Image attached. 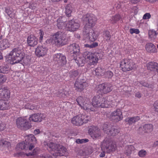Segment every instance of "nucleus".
Segmentation results:
<instances>
[{
	"instance_id": "f257e3e1",
	"label": "nucleus",
	"mask_w": 158,
	"mask_h": 158,
	"mask_svg": "<svg viewBox=\"0 0 158 158\" xmlns=\"http://www.w3.org/2000/svg\"><path fill=\"white\" fill-rule=\"evenodd\" d=\"M44 145H47L48 149L50 151L53 156L48 155L42 157V158H56L58 156H63L67 155V150L63 146L54 143L52 142L47 143L44 142Z\"/></svg>"
},
{
	"instance_id": "f03ea898",
	"label": "nucleus",
	"mask_w": 158,
	"mask_h": 158,
	"mask_svg": "<svg viewBox=\"0 0 158 158\" xmlns=\"http://www.w3.org/2000/svg\"><path fill=\"white\" fill-rule=\"evenodd\" d=\"M111 96L105 98L97 96L94 97L92 102V106L95 108L101 107H108L113 105Z\"/></svg>"
},
{
	"instance_id": "7ed1b4c3",
	"label": "nucleus",
	"mask_w": 158,
	"mask_h": 158,
	"mask_svg": "<svg viewBox=\"0 0 158 158\" xmlns=\"http://www.w3.org/2000/svg\"><path fill=\"white\" fill-rule=\"evenodd\" d=\"M67 41L66 35L61 31L56 33L46 41L47 43L55 44L57 46L63 45L66 44Z\"/></svg>"
},
{
	"instance_id": "20e7f679",
	"label": "nucleus",
	"mask_w": 158,
	"mask_h": 158,
	"mask_svg": "<svg viewBox=\"0 0 158 158\" xmlns=\"http://www.w3.org/2000/svg\"><path fill=\"white\" fill-rule=\"evenodd\" d=\"M23 49L21 47H17L13 49L9 54V62L11 64L18 63L22 61L25 56Z\"/></svg>"
},
{
	"instance_id": "39448f33",
	"label": "nucleus",
	"mask_w": 158,
	"mask_h": 158,
	"mask_svg": "<svg viewBox=\"0 0 158 158\" xmlns=\"http://www.w3.org/2000/svg\"><path fill=\"white\" fill-rule=\"evenodd\" d=\"M120 68L123 72H127L136 68L135 63L131 59H124L120 63Z\"/></svg>"
},
{
	"instance_id": "423d86ee",
	"label": "nucleus",
	"mask_w": 158,
	"mask_h": 158,
	"mask_svg": "<svg viewBox=\"0 0 158 158\" xmlns=\"http://www.w3.org/2000/svg\"><path fill=\"white\" fill-rule=\"evenodd\" d=\"M101 148L102 150H106L108 153L114 151L117 148L115 142L107 138H105L102 143Z\"/></svg>"
},
{
	"instance_id": "0eeeda50",
	"label": "nucleus",
	"mask_w": 158,
	"mask_h": 158,
	"mask_svg": "<svg viewBox=\"0 0 158 158\" xmlns=\"http://www.w3.org/2000/svg\"><path fill=\"white\" fill-rule=\"evenodd\" d=\"M16 123L18 128L22 130H27L31 127V124L28 122V118L26 116L18 118Z\"/></svg>"
},
{
	"instance_id": "6e6552de",
	"label": "nucleus",
	"mask_w": 158,
	"mask_h": 158,
	"mask_svg": "<svg viewBox=\"0 0 158 158\" xmlns=\"http://www.w3.org/2000/svg\"><path fill=\"white\" fill-rule=\"evenodd\" d=\"M77 101L79 105L81 108L84 110L95 111L94 108H91L92 105L90 104L89 100L86 98H84L81 96L79 97L77 99Z\"/></svg>"
},
{
	"instance_id": "1a4fd4ad",
	"label": "nucleus",
	"mask_w": 158,
	"mask_h": 158,
	"mask_svg": "<svg viewBox=\"0 0 158 158\" xmlns=\"http://www.w3.org/2000/svg\"><path fill=\"white\" fill-rule=\"evenodd\" d=\"M90 120V117L86 115L79 114L73 117L71 122L76 126H80L83 123H86Z\"/></svg>"
},
{
	"instance_id": "9d476101",
	"label": "nucleus",
	"mask_w": 158,
	"mask_h": 158,
	"mask_svg": "<svg viewBox=\"0 0 158 158\" xmlns=\"http://www.w3.org/2000/svg\"><path fill=\"white\" fill-rule=\"evenodd\" d=\"M83 19L87 21L84 28H92L95 24L97 20V18L93 14H88L84 15Z\"/></svg>"
},
{
	"instance_id": "9b49d317",
	"label": "nucleus",
	"mask_w": 158,
	"mask_h": 158,
	"mask_svg": "<svg viewBox=\"0 0 158 158\" xmlns=\"http://www.w3.org/2000/svg\"><path fill=\"white\" fill-rule=\"evenodd\" d=\"M83 35L85 38L91 41H94L98 36V32L95 31L92 28H84Z\"/></svg>"
},
{
	"instance_id": "f8f14e48",
	"label": "nucleus",
	"mask_w": 158,
	"mask_h": 158,
	"mask_svg": "<svg viewBox=\"0 0 158 158\" xmlns=\"http://www.w3.org/2000/svg\"><path fill=\"white\" fill-rule=\"evenodd\" d=\"M83 55L90 65H96L98 62V59L94 53L86 52L84 53Z\"/></svg>"
},
{
	"instance_id": "ddd939ff",
	"label": "nucleus",
	"mask_w": 158,
	"mask_h": 158,
	"mask_svg": "<svg viewBox=\"0 0 158 158\" xmlns=\"http://www.w3.org/2000/svg\"><path fill=\"white\" fill-rule=\"evenodd\" d=\"M111 90V85L109 83H103L99 84L97 85L95 88V90L101 94H107Z\"/></svg>"
},
{
	"instance_id": "4468645a",
	"label": "nucleus",
	"mask_w": 158,
	"mask_h": 158,
	"mask_svg": "<svg viewBox=\"0 0 158 158\" xmlns=\"http://www.w3.org/2000/svg\"><path fill=\"white\" fill-rule=\"evenodd\" d=\"M29 100L28 99H25L23 101H20L19 102V106L18 107L21 109L24 108L26 109H28L33 110L36 108V106L33 104H31L28 102Z\"/></svg>"
},
{
	"instance_id": "2eb2a0df",
	"label": "nucleus",
	"mask_w": 158,
	"mask_h": 158,
	"mask_svg": "<svg viewBox=\"0 0 158 158\" xmlns=\"http://www.w3.org/2000/svg\"><path fill=\"white\" fill-rule=\"evenodd\" d=\"M80 25L79 23L73 20L69 21L66 24V28L70 31H74L80 27Z\"/></svg>"
},
{
	"instance_id": "dca6fc26",
	"label": "nucleus",
	"mask_w": 158,
	"mask_h": 158,
	"mask_svg": "<svg viewBox=\"0 0 158 158\" xmlns=\"http://www.w3.org/2000/svg\"><path fill=\"white\" fill-rule=\"evenodd\" d=\"M109 117L116 122L120 121L123 118L122 110L120 109L116 110L111 113Z\"/></svg>"
},
{
	"instance_id": "f3484780",
	"label": "nucleus",
	"mask_w": 158,
	"mask_h": 158,
	"mask_svg": "<svg viewBox=\"0 0 158 158\" xmlns=\"http://www.w3.org/2000/svg\"><path fill=\"white\" fill-rule=\"evenodd\" d=\"M48 49L44 46H39L36 48L35 53L38 57H43L46 56L48 52Z\"/></svg>"
},
{
	"instance_id": "a211bd4d",
	"label": "nucleus",
	"mask_w": 158,
	"mask_h": 158,
	"mask_svg": "<svg viewBox=\"0 0 158 158\" xmlns=\"http://www.w3.org/2000/svg\"><path fill=\"white\" fill-rule=\"evenodd\" d=\"M53 59L59 65L63 66L66 63V57L60 53H57L54 56Z\"/></svg>"
},
{
	"instance_id": "6ab92c4d",
	"label": "nucleus",
	"mask_w": 158,
	"mask_h": 158,
	"mask_svg": "<svg viewBox=\"0 0 158 158\" xmlns=\"http://www.w3.org/2000/svg\"><path fill=\"white\" fill-rule=\"evenodd\" d=\"M44 119V115L40 113L32 114L30 115L29 118V120L30 121L36 123L40 122Z\"/></svg>"
},
{
	"instance_id": "aec40b11",
	"label": "nucleus",
	"mask_w": 158,
	"mask_h": 158,
	"mask_svg": "<svg viewBox=\"0 0 158 158\" xmlns=\"http://www.w3.org/2000/svg\"><path fill=\"white\" fill-rule=\"evenodd\" d=\"M89 133L93 139H97L101 135L99 130L96 129L94 126L91 127L89 129Z\"/></svg>"
},
{
	"instance_id": "412c9836",
	"label": "nucleus",
	"mask_w": 158,
	"mask_h": 158,
	"mask_svg": "<svg viewBox=\"0 0 158 158\" xmlns=\"http://www.w3.org/2000/svg\"><path fill=\"white\" fill-rule=\"evenodd\" d=\"M103 130L106 134L111 135L113 136L117 135L119 132L117 129H115L114 128H111L110 129H109L108 126L106 124L104 125Z\"/></svg>"
},
{
	"instance_id": "4be33fe9",
	"label": "nucleus",
	"mask_w": 158,
	"mask_h": 158,
	"mask_svg": "<svg viewBox=\"0 0 158 158\" xmlns=\"http://www.w3.org/2000/svg\"><path fill=\"white\" fill-rule=\"evenodd\" d=\"M88 86V84L85 82L77 81L75 83L76 89L80 92L83 90L85 88Z\"/></svg>"
},
{
	"instance_id": "5701e85b",
	"label": "nucleus",
	"mask_w": 158,
	"mask_h": 158,
	"mask_svg": "<svg viewBox=\"0 0 158 158\" xmlns=\"http://www.w3.org/2000/svg\"><path fill=\"white\" fill-rule=\"evenodd\" d=\"M10 91L5 87L0 88V97L5 99H9L10 97Z\"/></svg>"
},
{
	"instance_id": "b1692460",
	"label": "nucleus",
	"mask_w": 158,
	"mask_h": 158,
	"mask_svg": "<svg viewBox=\"0 0 158 158\" xmlns=\"http://www.w3.org/2000/svg\"><path fill=\"white\" fill-rule=\"evenodd\" d=\"M145 48L147 52L150 53H156L157 50L155 45L151 43H148L145 45Z\"/></svg>"
},
{
	"instance_id": "393cba45",
	"label": "nucleus",
	"mask_w": 158,
	"mask_h": 158,
	"mask_svg": "<svg viewBox=\"0 0 158 158\" xmlns=\"http://www.w3.org/2000/svg\"><path fill=\"white\" fill-rule=\"evenodd\" d=\"M27 41L29 46L34 47L38 44V40L36 37L31 35L28 37Z\"/></svg>"
},
{
	"instance_id": "a878e982",
	"label": "nucleus",
	"mask_w": 158,
	"mask_h": 158,
	"mask_svg": "<svg viewBox=\"0 0 158 158\" xmlns=\"http://www.w3.org/2000/svg\"><path fill=\"white\" fill-rule=\"evenodd\" d=\"M69 49L71 54L77 56L79 55L80 48L79 45L76 44H73L69 47Z\"/></svg>"
},
{
	"instance_id": "bb28decb",
	"label": "nucleus",
	"mask_w": 158,
	"mask_h": 158,
	"mask_svg": "<svg viewBox=\"0 0 158 158\" xmlns=\"http://www.w3.org/2000/svg\"><path fill=\"white\" fill-rule=\"evenodd\" d=\"M25 142L26 143L28 144L29 143H36V139L34 135L32 134H30L26 136L25 137Z\"/></svg>"
},
{
	"instance_id": "cd10ccee",
	"label": "nucleus",
	"mask_w": 158,
	"mask_h": 158,
	"mask_svg": "<svg viewBox=\"0 0 158 158\" xmlns=\"http://www.w3.org/2000/svg\"><path fill=\"white\" fill-rule=\"evenodd\" d=\"M9 107V102L8 101L0 99V110L8 109Z\"/></svg>"
},
{
	"instance_id": "c85d7f7f",
	"label": "nucleus",
	"mask_w": 158,
	"mask_h": 158,
	"mask_svg": "<svg viewBox=\"0 0 158 158\" xmlns=\"http://www.w3.org/2000/svg\"><path fill=\"white\" fill-rule=\"evenodd\" d=\"M140 118L139 116H135L131 117H128L125 119V121L129 124L131 125L135 123L138 122Z\"/></svg>"
},
{
	"instance_id": "c756f323",
	"label": "nucleus",
	"mask_w": 158,
	"mask_h": 158,
	"mask_svg": "<svg viewBox=\"0 0 158 158\" xmlns=\"http://www.w3.org/2000/svg\"><path fill=\"white\" fill-rule=\"evenodd\" d=\"M8 41L6 39H4L0 42V51L4 50L9 46Z\"/></svg>"
},
{
	"instance_id": "7c9ffc66",
	"label": "nucleus",
	"mask_w": 158,
	"mask_h": 158,
	"mask_svg": "<svg viewBox=\"0 0 158 158\" xmlns=\"http://www.w3.org/2000/svg\"><path fill=\"white\" fill-rule=\"evenodd\" d=\"M86 58L84 56L83 54L82 57H77L75 59L76 62L78 66H82L84 65Z\"/></svg>"
},
{
	"instance_id": "2f4dec72",
	"label": "nucleus",
	"mask_w": 158,
	"mask_h": 158,
	"mask_svg": "<svg viewBox=\"0 0 158 158\" xmlns=\"http://www.w3.org/2000/svg\"><path fill=\"white\" fill-rule=\"evenodd\" d=\"M28 146L26 143L23 142L18 144L16 147V150L20 151L22 150H27Z\"/></svg>"
},
{
	"instance_id": "473e14b6",
	"label": "nucleus",
	"mask_w": 158,
	"mask_h": 158,
	"mask_svg": "<svg viewBox=\"0 0 158 158\" xmlns=\"http://www.w3.org/2000/svg\"><path fill=\"white\" fill-rule=\"evenodd\" d=\"M63 17H60L57 20V26L59 29H62L66 28V25L64 22L63 21Z\"/></svg>"
},
{
	"instance_id": "72a5a7b5",
	"label": "nucleus",
	"mask_w": 158,
	"mask_h": 158,
	"mask_svg": "<svg viewBox=\"0 0 158 158\" xmlns=\"http://www.w3.org/2000/svg\"><path fill=\"white\" fill-rule=\"evenodd\" d=\"M105 70L104 69L98 67L95 69L93 73L94 75L103 76L105 75Z\"/></svg>"
},
{
	"instance_id": "f704fd0d",
	"label": "nucleus",
	"mask_w": 158,
	"mask_h": 158,
	"mask_svg": "<svg viewBox=\"0 0 158 158\" xmlns=\"http://www.w3.org/2000/svg\"><path fill=\"white\" fill-rule=\"evenodd\" d=\"M158 64L155 62H150L147 65L148 69L151 71H154L156 70V67Z\"/></svg>"
},
{
	"instance_id": "c9c22d12",
	"label": "nucleus",
	"mask_w": 158,
	"mask_h": 158,
	"mask_svg": "<svg viewBox=\"0 0 158 158\" xmlns=\"http://www.w3.org/2000/svg\"><path fill=\"white\" fill-rule=\"evenodd\" d=\"M143 128L144 131L147 133H149L151 132L153 129V125L151 124L145 125L144 126Z\"/></svg>"
},
{
	"instance_id": "e433bc0d",
	"label": "nucleus",
	"mask_w": 158,
	"mask_h": 158,
	"mask_svg": "<svg viewBox=\"0 0 158 158\" xmlns=\"http://www.w3.org/2000/svg\"><path fill=\"white\" fill-rule=\"evenodd\" d=\"M20 62H22L25 65L29 64L30 63V57L29 56L25 54V56L22 60V61Z\"/></svg>"
},
{
	"instance_id": "4c0bfd02",
	"label": "nucleus",
	"mask_w": 158,
	"mask_h": 158,
	"mask_svg": "<svg viewBox=\"0 0 158 158\" xmlns=\"http://www.w3.org/2000/svg\"><path fill=\"white\" fill-rule=\"evenodd\" d=\"M65 9V13L66 15L68 17L70 16L72 12V7L69 4H67L66 6Z\"/></svg>"
},
{
	"instance_id": "58836bf2",
	"label": "nucleus",
	"mask_w": 158,
	"mask_h": 158,
	"mask_svg": "<svg viewBox=\"0 0 158 158\" xmlns=\"http://www.w3.org/2000/svg\"><path fill=\"white\" fill-rule=\"evenodd\" d=\"M134 149V147L132 145L126 146L125 148V152L127 155L131 154L132 151Z\"/></svg>"
},
{
	"instance_id": "ea45409f",
	"label": "nucleus",
	"mask_w": 158,
	"mask_h": 158,
	"mask_svg": "<svg viewBox=\"0 0 158 158\" xmlns=\"http://www.w3.org/2000/svg\"><path fill=\"white\" fill-rule=\"evenodd\" d=\"M149 37L152 40H154L156 37L157 33L156 31L153 30H150L148 32Z\"/></svg>"
},
{
	"instance_id": "a19ab883",
	"label": "nucleus",
	"mask_w": 158,
	"mask_h": 158,
	"mask_svg": "<svg viewBox=\"0 0 158 158\" xmlns=\"http://www.w3.org/2000/svg\"><path fill=\"white\" fill-rule=\"evenodd\" d=\"M121 18L119 15H117L113 16L110 19L111 22L114 23L118 21Z\"/></svg>"
},
{
	"instance_id": "79ce46f5",
	"label": "nucleus",
	"mask_w": 158,
	"mask_h": 158,
	"mask_svg": "<svg viewBox=\"0 0 158 158\" xmlns=\"http://www.w3.org/2000/svg\"><path fill=\"white\" fill-rule=\"evenodd\" d=\"M147 152L144 149H142L140 150L138 153V155L141 157H145L147 155Z\"/></svg>"
},
{
	"instance_id": "37998d69",
	"label": "nucleus",
	"mask_w": 158,
	"mask_h": 158,
	"mask_svg": "<svg viewBox=\"0 0 158 158\" xmlns=\"http://www.w3.org/2000/svg\"><path fill=\"white\" fill-rule=\"evenodd\" d=\"M113 76V73L111 71L105 72V75L103 76L104 77L111 78Z\"/></svg>"
},
{
	"instance_id": "c03bdc74",
	"label": "nucleus",
	"mask_w": 158,
	"mask_h": 158,
	"mask_svg": "<svg viewBox=\"0 0 158 158\" xmlns=\"http://www.w3.org/2000/svg\"><path fill=\"white\" fill-rule=\"evenodd\" d=\"M38 150L37 149H34L32 152H29L28 153H26L25 154L27 156H33L36 155L38 152Z\"/></svg>"
},
{
	"instance_id": "a18cd8bd",
	"label": "nucleus",
	"mask_w": 158,
	"mask_h": 158,
	"mask_svg": "<svg viewBox=\"0 0 158 158\" xmlns=\"http://www.w3.org/2000/svg\"><path fill=\"white\" fill-rule=\"evenodd\" d=\"M7 71L8 69L6 67L4 66H0V73H7Z\"/></svg>"
},
{
	"instance_id": "49530a36",
	"label": "nucleus",
	"mask_w": 158,
	"mask_h": 158,
	"mask_svg": "<svg viewBox=\"0 0 158 158\" xmlns=\"http://www.w3.org/2000/svg\"><path fill=\"white\" fill-rule=\"evenodd\" d=\"M89 140L88 139H78L76 140V142L78 143H82L88 142Z\"/></svg>"
},
{
	"instance_id": "de8ad7c7",
	"label": "nucleus",
	"mask_w": 158,
	"mask_h": 158,
	"mask_svg": "<svg viewBox=\"0 0 158 158\" xmlns=\"http://www.w3.org/2000/svg\"><path fill=\"white\" fill-rule=\"evenodd\" d=\"M6 77L2 74H0V83H3L5 82L6 80Z\"/></svg>"
},
{
	"instance_id": "09e8293b",
	"label": "nucleus",
	"mask_w": 158,
	"mask_h": 158,
	"mask_svg": "<svg viewBox=\"0 0 158 158\" xmlns=\"http://www.w3.org/2000/svg\"><path fill=\"white\" fill-rule=\"evenodd\" d=\"M129 31L130 33L131 34H133V33L137 34L139 33V30L137 29L131 28L130 29Z\"/></svg>"
},
{
	"instance_id": "8fccbe9b",
	"label": "nucleus",
	"mask_w": 158,
	"mask_h": 158,
	"mask_svg": "<svg viewBox=\"0 0 158 158\" xmlns=\"http://www.w3.org/2000/svg\"><path fill=\"white\" fill-rule=\"evenodd\" d=\"M6 12L10 17L13 18L14 16V13H12L11 11L9 9H6Z\"/></svg>"
},
{
	"instance_id": "3c124183",
	"label": "nucleus",
	"mask_w": 158,
	"mask_h": 158,
	"mask_svg": "<svg viewBox=\"0 0 158 158\" xmlns=\"http://www.w3.org/2000/svg\"><path fill=\"white\" fill-rule=\"evenodd\" d=\"M151 17V15L149 13H146L143 16V19H149Z\"/></svg>"
},
{
	"instance_id": "603ef678",
	"label": "nucleus",
	"mask_w": 158,
	"mask_h": 158,
	"mask_svg": "<svg viewBox=\"0 0 158 158\" xmlns=\"http://www.w3.org/2000/svg\"><path fill=\"white\" fill-rule=\"evenodd\" d=\"M10 143H8L7 141L4 140V139L1 140L0 141V145H9Z\"/></svg>"
},
{
	"instance_id": "864d4df0",
	"label": "nucleus",
	"mask_w": 158,
	"mask_h": 158,
	"mask_svg": "<svg viewBox=\"0 0 158 158\" xmlns=\"http://www.w3.org/2000/svg\"><path fill=\"white\" fill-rule=\"evenodd\" d=\"M155 110L158 112V101H156L153 104Z\"/></svg>"
},
{
	"instance_id": "5fc2aeb1",
	"label": "nucleus",
	"mask_w": 158,
	"mask_h": 158,
	"mask_svg": "<svg viewBox=\"0 0 158 158\" xmlns=\"http://www.w3.org/2000/svg\"><path fill=\"white\" fill-rule=\"evenodd\" d=\"M104 36L106 38V40H109L110 39V36L109 31H106L104 34Z\"/></svg>"
},
{
	"instance_id": "6e6d98bb",
	"label": "nucleus",
	"mask_w": 158,
	"mask_h": 158,
	"mask_svg": "<svg viewBox=\"0 0 158 158\" xmlns=\"http://www.w3.org/2000/svg\"><path fill=\"white\" fill-rule=\"evenodd\" d=\"M44 35V32H43V31L41 30H40V32H39V36H40L39 39H40V41H41L42 40Z\"/></svg>"
},
{
	"instance_id": "4d7b16f0",
	"label": "nucleus",
	"mask_w": 158,
	"mask_h": 158,
	"mask_svg": "<svg viewBox=\"0 0 158 158\" xmlns=\"http://www.w3.org/2000/svg\"><path fill=\"white\" fill-rule=\"evenodd\" d=\"M5 127V125L0 121V130L2 131L4 130Z\"/></svg>"
},
{
	"instance_id": "13d9d810",
	"label": "nucleus",
	"mask_w": 158,
	"mask_h": 158,
	"mask_svg": "<svg viewBox=\"0 0 158 158\" xmlns=\"http://www.w3.org/2000/svg\"><path fill=\"white\" fill-rule=\"evenodd\" d=\"M41 132L40 129H39L37 128L34 130V134L35 135H37L40 134Z\"/></svg>"
},
{
	"instance_id": "bf43d9fd",
	"label": "nucleus",
	"mask_w": 158,
	"mask_h": 158,
	"mask_svg": "<svg viewBox=\"0 0 158 158\" xmlns=\"http://www.w3.org/2000/svg\"><path fill=\"white\" fill-rule=\"evenodd\" d=\"M71 74L73 76L76 77L78 74V72L77 71H74L71 72Z\"/></svg>"
},
{
	"instance_id": "052dcab7",
	"label": "nucleus",
	"mask_w": 158,
	"mask_h": 158,
	"mask_svg": "<svg viewBox=\"0 0 158 158\" xmlns=\"http://www.w3.org/2000/svg\"><path fill=\"white\" fill-rule=\"evenodd\" d=\"M35 143H29L28 144V148H29V149L30 150H32L34 147V144Z\"/></svg>"
},
{
	"instance_id": "680f3d73",
	"label": "nucleus",
	"mask_w": 158,
	"mask_h": 158,
	"mask_svg": "<svg viewBox=\"0 0 158 158\" xmlns=\"http://www.w3.org/2000/svg\"><path fill=\"white\" fill-rule=\"evenodd\" d=\"M29 7L31 9L34 10L36 8V6H35V4L34 3H32L30 5Z\"/></svg>"
},
{
	"instance_id": "e2e57ef3",
	"label": "nucleus",
	"mask_w": 158,
	"mask_h": 158,
	"mask_svg": "<svg viewBox=\"0 0 158 158\" xmlns=\"http://www.w3.org/2000/svg\"><path fill=\"white\" fill-rule=\"evenodd\" d=\"M132 3L135 4L139 2L140 0H129Z\"/></svg>"
},
{
	"instance_id": "0e129e2a",
	"label": "nucleus",
	"mask_w": 158,
	"mask_h": 158,
	"mask_svg": "<svg viewBox=\"0 0 158 158\" xmlns=\"http://www.w3.org/2000/svg\"><path fill=\"white\" fill-rule=\"evenodd\" d=\"M98 45V44L97 42L91 44L90 47L91 48H93L97 47Z\"/></svg>"
},
{
	"instance_id": "69168bd1",
	"label": "nucleus",
	"mask_w": 158,
	"mask_h": 158,
	"mask_svg": "<svg viewBox=\"0 0 158 158\" xmlns=\"http://www.w3.org/2000/svg\"><path fill=\"white\" fill-rule=\"evenodd\" d=\"M105 156V152L104 151H102V152L100 153L99 155V156L100 157H103Z\"/></svg>"
},
{
	"instance_id": "338daca9",
	"label": "nucleus",
	"mask_w": 158,
	"mask_h": 158,
	"mask_svg": "<svg viewBox=\"0 0 158 158\" xmlns=\"http://www.w3.org/2000/svg\"><path fill=\"white\" fill-rule=\"evenodd\" d=\"M135 96L136 97H138L139 98H140L141 97V94L139 92L136 93L135 94Z\"/></svg>"
},
{
	"instance_id": "774afa93",
	"label": "nucleus",
	"mask_w": 158,
	"mask_h": 158,
	"mask_svg": "<svg viewBox=\"0 0 158 158\" xmlns=\"http://www.w3.org/2000/svg\"><path fill=\"white\" fill-rule=\"evenodd\" d=\"M154 146H158V140L154 142Z\"/></svg>"
}]
</instances>
